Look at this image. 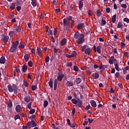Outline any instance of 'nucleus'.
Here are the masks:
<instances>
[{"label": "nucleus", "mask_w": 129, "mask_h": 129, "mask_svg": "<svg viewBox=\"0 0 129 129\" xmlns=\"http://www.w3.org/2000/svg\"><path fill=\"white\" fill-rule=\"evenodd\" d=\"M115 76L116 78H119V73L118 72L116 73Z\"/></svg>", "instance_id": "338daca9"}, {"label": "nucleus", "mask_w": 129, "mask_h": 129, "mask_svg": "<svg viewBox=\"0 0 129 129\" xmlns=\"http://www.w3.org/2000/svg\"><path fill=\"white\" fill-rule=\"evenodd\" d=\"M9 39H10V37L8 36H6V35L3 34V37L2 38V40L3 41L4 43H7L9 41Z\"/></svg>", "instance_id": "39448f33"}, {"label": "nucleus", "mask_w": 129, "mask_h": 129, "mask_svg": "<svg viewBox=\"0 0 129 129\" xmlns=\"http://www.w3.org/2000/svg\"><path fill=\"white\" fill-rule=\"evenodd\" d=\"M21 117V116H20V115H16L15 117H14V119H15V120H17V119H19V118H20Z\"/></svg>", "instance_id": "13d9d810"}, {"label": "nucleus", "mask_w": 129, "mask_h": 129, "mask_svg": "<svg viewBox=\"0 0 129 129\" xmlns=\"http://www.w3.org/2000/svg\"><path fill=\"white\" fill-rule=\"evenodd\" d=\"M114 65L115 66V69H116L117 71H119V67H118V63Z\"/></svg>", "instance_id": "4c0bfd02"}, {"label": "nucleus", "mask_w": 129, "mask_h": 129, "mask_svg": "<svg viewBox=\"0 0 129 129\" xmlns=\"http://www.w3.org/2000/svg\"><path fill=\"white\" fill-rule=\"evenodd\" d=\"M85 40L84 39V34H81V37H80L77 41L78 44H83Z\"/></svg>", "instance_id": "7ed1b4c3"}, {"label": "nucleus", "mask_w": 129, "mask_h": 129, "mask_svg": "<svg viewBox=\"0 0 129 129\" xmlns=\"http://www.w3.org/2000/svg\"><path fill=\"white\" fill-rule=\"evenodd\" d=\"M16 8V4L15 3H12L10 6V8L11 10H15Z\"/></svg>", "instance_id": "cd10ccee"}, {"label": "nucleus", "mask_w": 129, "mask_h": 129, "mask_svg": "<svg viewBox=\"0 0 129 129\" xmlns=\"http://www.w3.org/2000/svg\"><path fill=\"white\" fill-rule=\"evenodd\" d=\"M27 125H28L29 128H31V127H35V126H36L37 123H36V122H35V121H31L28 122L27 124Z\"/></svg>", "instance_id": "f03ea898"}, {"label": "nucleus", "mask_w": 129, "mask_h": 129, "mask_svg": "<svg viewBox=\"0 0 129 129\" xmlns=\"http://www.w3.org/2000/svg\"><path fill=\"white\" fill-rule=\"evenodd\" d=\"M16 10L18 12H20L22 10V7L17 6L16 8Z\"/></svg>", "instance_id": "603ef678"}, {"label": "nucleus", "mask_w": 129, "mask_h": 129, "mask_svg": "<svg viewBox=\"0 0 129 129\" xmlns=\"http://www.w3.org/2000/svg\"><path fill=\"white\" fill-rule=\"evenodd\" d=\"M83 8V2L82 1H80L79 3V9L81 10Z\"/></svg>", "instance_id": "aec40b11"}, {"label": "nucleus", "mask_w": 129, "mask_h": 129, "mask_svg": "<svg viewBox=\"0 0 129 129\" xmlns=\"http://www.w3.org/2000/svg\"><path fill=\"white\" fill-rule=\"evenodd\" d=\"M24 99L25 102H26L27 103H29V102H30V101L31 100V97H30V96L25 97L24 98Z\"/></svg>", "instance_id": "9b49d317"}, {"label": "nucleus", "mask_w": 129, "mask_h": 129, "mask_svg": "<svg viewBox=\"0 0 129 129\" xmlns=\"http://www.w3.org/2000/svg\"><path fill=\"white\" fill-rule=\"evenodd\" d=\"M37 50L38 52V54H40V53H42V50H41V48L40 47H37Z\"/></svg>", "instance_id": "37998d69"}, {"label": "nucleus", "mask_w": 129, "mask_h": 129, "mask_svg": "<svg viewBox=\"0 0 129 129\" xmlns=\"http://www.w3.org/2000/svg\"><path fill=\"white\" fill-rule=\"evenodd\" d=\"M49 86L50 88H53V81H49L48 83Z\"/></svg>", "instance_id": "a19ab883"}, {"label": "nucleus", "mask_w": 129, "mask_h": 129, "mask_svg": "<svg viewBox=\"0 0 129 129\" xmlns=\"http://www.w3.org/2000/svg\"><path fill=\"white\" fill-rule=\"evenodd\" d=\"M31 5L33 7H37V2H36V0H31Z\"/></svg>", "instance_id": "4be33fe9"}, {"label": "nucleus", "mask_w": 129, "mask_h": 129, "mask_svg": "<svg viewBox=\"0 0 129 129\" xmlns=\"http://www.w3.org/2000/svg\"><path fill=\"white\" fill-rule=\"evenodd\" d=\"M114 60V56H111L109 59V63L111 65H112L113 64V61Z\"/></svg>", "instance_id": "dca6fc26"}, {"label": "nucleus", "mask_w": 129, "mask_h": 129, "mask_svg": "<svg viewBox=\"0 0 129 129\" xmlns=\"http://www.w3.org/2000/svg\"><path fill=\"white\" fill-rule=\"evenodd\" d=\"M27 70H28V67L27 65H23V66H22V72L23 73H26V72H27Z\"/></svg>", "instance_id": "6e6552de"}, {"label": "nucleus", "mask_w": 129, "mask_h": 129, "mask_svg": "<svg viewBox=\"0 0 129 129\" xmlns=\"http://www.w3.org/2000/svg\"><path fill=\"white\" fill-rule=\"evenodd\" d=\"M92 14H93V11L90 10L88 12L89 16H91Z\"/></svg>", "instance_id": "69168bd1"}, {"label": "nucleus", "mask_w": 129, "mask_h": 129, "mask_svg": "<svg viewBox=\"0 0 129 129\" xmlns=\"http://www.w3.org/2000/svg\"><path fill=\"white\" fill-rule=\"evenodd\" d=\"M21 26H18L16 28V31L17 32V33H20V32H21Z\"/></svg>", "instance_id": "7c9ffc66"}, {"label": "nucleus", "mask_w": 129, "mask_h": 129, "mask_svg": "<svg viewBox=\"0 0 129 129\" xmlns=\"http://www.w3.org/2000/svg\"><path fill=\"white\" fill-rule=\"evenodd\" d=\"M85 54H87L88 55H90L91 53V50H90V48H88L86 49V50L84 51Z\"/></svg>", "instance_id": "a211bd4d"}, {"label": "nucleus", "mask_w": 129, "mask_h": 129, "mask_svg": "<svg viewBox=\"0 0 129 129\" xmlns=\"http://www.w3.org/2000/svg\"><path fill=\"white\" fill-rule=\"evenodd\" d=\"M12 88L14 91V93L17 94V93H18V87H17V85H16V84H13L12 85Z\"/></svg>", "instance_id": "0eeeda50"}, {"label": "nucleus", "mask_w": 129, "mask_h": 129, "mask_svg": "<svg viewBox=\"0 0 129 129\" xmlns=\"http://www.w3.org/2000/svg\"><path fill=\"white\" fill-rule=\"evenodd\" d=\"M74 71H75V72H78V71H79V68H78V67H77V66H74Z\"/></svg>", "instance_id": "2f4dec72"}, {"label": "nucleus", "mask_w": 129, "mask_h": 129, "mask_svg": "<svg viewBox=\"0 0 129 129\" xmlns=\"http://www.w3.org/2000/svg\"><path fill=\"white\" fill-rule=\"evenodd\" d=\"M24 59L26 62H28L29 61V54H25L24 55Z\"/></svg>", "instance_id": "a878e982"}, {"label": "nucleus", "mask_w": 129, "mask_h": 129, "mask_svg": "<svg viewBox=\"0 0 129 129\" xmlns=\"http://www.w3.org/2000/svg\"><path fill=\"white\" fill-rule=\"evenodd\" d=\"M86 47L87 46L86 45H84L83 47H82V52H85V51L86 50Z\"/></svg>", "instance_id": "8fccbe9b"}, {"label": "nucleus", "mask_w": 129, "mask_h": 129, "mask_svg": "<svg viewBox=\"0 0 129 129\" xmlns=\"http://www.w3.org/2000/svg\"><path fill=\"white\" fill-rule=\"evenodd\" d=\"M67 67H72V62H68L66 64Z\"/></svg>", "instance_id": "49530a36"}, {"label": "nucleus", "mask_w": 129, "mask_h": 129, "mask_svg": "<svg viewBox=\"0 0 129 129\" xmlns=\"http://www.w3.org/2000/svg\"><path fill=\"white\" fill-rule=\"evenodd\" d=\"M36 89H37V86L33 85L32 86V90H36Z\"/></svg>", "instance_id": "4d7b16f0"}, {"label": "nucleus", "mask_w": 129, "mask_h": 129, "mask_svg": "<svg viewBox=\"0 0 129 129\" xmlns=\"http://www.w3.org/2000/svg\"><path fill=\"white\" fill-rule=\"evenodd\" d=\"M74 38L76 39H79V38H81V34L79 33V32H77V33H75Z\"/></svg>", "instance_id": "1a4fd4ad"}, {"label": "nucleus", "mask_w": 129, "mask_h": 129, "mask_svg": "<svg viewBox=\"0 0 129 129\" xmlns=\"http://www.w3.org/2000/svg\"><path fill=\"white\" fill-rule=\"evenodd\" d=\"M63 26H66L67 27H70V22L68 21L67 19L64 18L63 21Z\"/></svg>", "instance_id": "423d86ee"}, {"label": "nucleus", "mask_w": 129, "mask_h": 129, "mask_svg": "<svg viewBox=\"0 0 129 129\" xmlns=\"http://www.w3.org/2000/svg\"><path fill=\"white\" fill-rule=\"evenodd\" d=\"M57 34V28H54L53 35H55Z\"/></svg>", "instance_id": "774afa93"}, {"label": "nucleus", "mask_w": 129, "mask_h": 129, "mask_svg": "<svg viewBox=\"0 0 129 129\" xmlns=\"http://www.w3.org/2000/svg\"><path fill=\"white\" fill-rule=\"evenodd\" d=\"M123 21L124 22H126V23H127V24H128L129 23V19L127 18H125L123 19Z\"/></svg>", "instance_id": "5fc2aeb1"}, {"label": "nucleus", "mask_w": 129, "mask_h": 129, "mask_svg": "<svg viewBox=\"0 0 129 129\" xmlns=\"http://www.w3.org/2000/svg\"><path fill=\"white\" fill-rule=\"evenodd\" d=\"M35 117H36V115H32L30 117V119H31L32 121H34Z\"/></svg>", "instance_id": "3c124183"}, {"label": "nucleus", "mask_w": 129, "mask_h": 129, "mask_svg": "<svg viewBox=\"0 0 129 129\" xmlns=\"http://www.w3.org/2000/svg\"><path fill=\"white\" fill-rule=\"evenodd\" d=\"M21 105H16V108H15L16 112H18V113L21 112Z\"/></svg>", "instance_id": "4468645a"}, {"label": "nucleus", "mask_w": 129, "mask_h": 129, "mask_svg": "<svg viewBox=\"0 0 129 129\" xmlns=\"http://www.w3.org/2000/svg\"><path fill=\"white\" fill-rule=\"evenodd\" d=\"M123 26V24H122L121 22H119L117 24V29H120V28H121Z\"/></svg>", "instance_id": "c85d7f7f"}, {"label": "nucleus", "mask_w": 129, "mask_h": 129, "mask_svg": "<svg viewBox=\"0 0 129 129\" xmlns=\"http://www.w3.org/2000/svg\"><path fill=\"white\" fill-rule=\"evenodd\" d=\"M46 32L48 33V35L50 36H53V31L51 30H47Z\"/></svg>", "instance_id": "e433bc0d"}, {"label": "nucleus", "mask_w": 129, "mask_h": 129, "mask_svg": "<svg viewBox=\"0 0 129 129\" xmlns=\"http://www.w3.org/2000/svg\"><path fill=\"white\" fill-rule=\"evenodd\" d=\"M88 122L89 123V124L92 123V122L93 121V120L92 119H90V118H88Z\"/></svg>", "instance_id": "052dcab7"}, {"label": "nucleus", "mask_w": 129, "mask_h": 129, "mask_svg": "<svg viewBox=\"0 0 129 129\" xmlns=\"http://www.w3.org/2000/svg\"><path fill=\"white\" fill-rule=\"evenodd\" d=\"M71 55L73 57H75V56H76V51H73L71 53Z\"/></svg>", "instance_id": "09e8293b"}, {"label": "nucleus", "mask_w": 129, "mask_h": 129, "mask_svg": "<svg viewBox=\"0 0 129 129\" xmlns=\"http://www.w3.org/2000/svg\"><path fill=\"white\" fill-rule=\"evenodd\" d=\"M49 104V103L48 102V101L45 100L43 103V107L44 108H46L47 106H48V105Z\"/></svg>", "instance_id": "5701e85b"}, {"label": "nucleus", "mask_w": 129, "mask_h": 129, "mask_svg": "<svg viewBox=\"0 0 129 129\" xmlns=\"http://www.w3.org/2000/svg\"><path fill=\"white\" fill-rule=\"evenodd\" d=\"M8 88L9 92H13L14 91V90L13 89V87L11 85H8Z\"/></svg>", "instance_id": "412c9836"}, {"label": "nucleus", "mask_w": 129, "mask_h": 129, "mask_svg": "<svg viewBox=\"0 0 129 129\" xmlns=\"http://www.w3.org/2000/svg\"><path fill=\"white\" fill-rule=\"evenodd\" d=\"M74 7H75V5H74V4H72L70 6V9H71V11H72V10H73L74 9Z\"/></svg>", "instance_id": "680f3d73"}, {"label": "nucleus", "mask_w": 129, "mask_h": 129, "mask_svg": "<svg viewBox=\"0 0 129 129\" xmlns=\"http://www.w3.org/2000/svg\"><path fill=\"white\" fill-rule=\"evenodd\" d=\"M121 8H123V9H126L127 8V6L126 5V4H122L121 5Z\"/></svg>", "instance_id": "bf43d9fd"}, {"label": "nucleus", "mask_w": 129, "mask_h": 129, "mask_svg": "<svg viewBox=\"0 0 129 129\" xmlns=\"http://www.w3.org/2000/svg\"><path fill=\"white\" fill-rule=\"evenodd\" d=\"M71 101L72 102V103H73V104H77V101L78 100L75 99H72L71 100Z\"/></svg>", "instance_id": "c9c22d12"}, {"label": "nucleus", "mask_w": 129, "mask_h": 129, "mask_svg": "<svg viewBox=\"0 0 129 129\" xmlns=\"http://www.w3.org/2000/svg\"><path fill=\"white\" fill-rule=\"evenodd\" d=\"M45 63H48L49 62V61H50V57H49V56H47L45 58Z\"/></svg>", "instance_id": "c03bdc74"}, {"label": "nucleus", "mask_w": 129, "mask_h": 129, "mask_svg": "<svg viewBox=\"0 0 129 129\" xmlns=\"http://www.w3.org/2000/svg\"><path fill=\"white\" fill-rule=\"evenodd\" d=\"M27 107L29 108V109H32V102L29 103Z\"/></svg>", "instance_id": "ea45409f"}, {"label": "nucleus", "mask_w": 129, "mask_h": 129, "mask_svg": "<svg viewBox=\"0 0 129 129\" xmlns=\"http://www.w3.org/2000/svg\"><path fill=\"white\" fill-rule=\"evenodd\" d=\"M28 66H29V67H33V62L30 60L29 62H28Z\"/></svg>", "instance_id": "de8ad7c7"}, {"label": "nucleus", "mask_w": 129, "mask_h": 129, "mask_svg": "<svg viewBox=\"0 0 129 129\" xmlns=\"http://www.w3.org/2000/svg\"><path fill=\"white\" fill-rule=\"evenodd\" d=\"M64 78V75L63 74V72L61 71L58 73L57 80L58 81H62V79Z\"/></svg>", "instance_id": "20e7f679"}, {"label": "nucleus", "mask_w": 129, "mask_h": 129, "mask_svg": "<svg viewBox=\"0 0 129 129\" xmlns=\"http://www.w3.org/2000/svg\"><path fill=\"white\" fill-rule=\"evenodd\" d=\"M83 103L82 102V101L80 99H78L77 101V104L76 105V106H78V107H81V106Z\"/></svg>", "instance_id": "9d476101"}, {"label": "nucleus", "mask_w": 129, "mask_h": 129, "mask_svg": "<svg viewBox=\"0 0 129 129\" xmlns=\"http://www.w3.org/2000/svg\"><path fill=\"white\" fill-rule=\"evenodd\" d=\"M115 22H116V14L114 15L112 17V23H113V24H114Z\"/></svg>", "instance_id": "6ab92c4d"}, {"label": "nucleus", "mask_w": 129, "mask_h": 129, "mask_svg": "<svg viewBox=\"0 0 129 129\" xmlns=\"http://www.w3.org/2000/svg\"><path fill=\"white\" fill-rule=\"evenodd\" d=\"M113 63H114V65L116 64H118V61L116 59L114 58Z\"/></svg>", "instance_id": "0e129e2a"}, {"label": "nucleus", "mask_w": 129, "mask_h": 129, "mask_svg": "<svg viewBox=\"0 0 129 129\" xmlns=\"http://www.w3.org/2000/svg\"><path fill=\"white\" fill-rule=\"evenodd\" d=\"M90 104L91 105V106H92V107H96V106H97V105L96 104V102H95V101L94 100H92L90 102Z\"/></svg>", "instance_id": "2eb2a0df"}, {"label": "nucleus", "mask_w": 129, "mask_h": 129, "mask_svg": "<svg viewBox=\"0 0 129 129\" xmlns=\"http://www.w3.org/2000/svg\"><path fill=\"white\" fill-rule=\"evenodd\" d=\"M106 24V21L104 20H103V19H102V21H101V26H105Z\"/></svg>", "instance_id": "473e14b6"}, {"label": "nucleus", "mask_w": 129, "mask_h": 129, "mask_svg": "<svg viewBox=\"0 0 129 129\" xmlns=\"http://www.w3.org/2000/svg\"><path fill=\"white\" fill-rule=\"evenodd\" d=\"M66 85L67 86H73V83L71 81H68Z\"/></svg>", "instance_id": "c756f323"}, {"label": "nucleus", "mask_w": 129, "mask_h": 129, "mask_svg": "<svg viewBox=\"0 0 129 129\" xmlns=\"http://www.w3.org/2000/svg\"><path fill=\"white\" fill-rule=\"evenodd\" d=\"M0 63L1 64H5V63H6V58H5V56H2L1 57Z\"/></svg>", "instance_id": "f3484780"}, {"label": "nucleus", "mask_w": 129, "mask_h": 129, "mask_svg": "<svg viewBox=\"0 0 129 129\" xmlns=\"http://www.w3.org/2000/svg\"><path fill=\"white\" fill-rule=\"evenodd\" d=\"M75 25V21L74 20H73L72 23H71V27L73 28Z\"/></svg>", "instance_id": "e2e57ef3"}, {"label": "nucleus", "mask_w": 129, "mask_h": 129, "mask_svg": "<svg viewBox=\"0 0 129 129\" xmlns=\"http://www.w3.org/2000/svg\"><path fill=\"white\" fill-rule=\"evenodd\" d=\"M97 17H100L101 16V11L99 9L97 11Z\"/></svg>", "instance_id": "72a5a7b5"}, {"label": "nucleus", "mask_w": 129, "mask_h": 129, "mask_svg": "<svg viewBox=\"0 0 129 129\" xmlns=\"http://www.w3.org/2000/svg\"><path fill=\"white\" fill-rule=\"evenodd\" d=\"M100 49H101V46H99L97 47L96 51L99 54H100L101 53Z\"/></svg>", "instance_id": "393cba45"}, {"label": "nucleus", "mask_w": 129, "mask_h": 129, "mask_svg": "<svg viewBox=\"0 0 129 129\" xmlns=\"http://www.w3.org/2000/svg\"><path fill=\"white\" fill-rule=\"evenodd\" d=\"M9 35L10 36V37H13V36L15 35V32L14 31H10L9 33Z\"/></svg>", "instance_id": "a18cd8bd"}, {"label": "nucleus", "mask_w": 129, "mask_h": 129, "mask_svg": "<svg viewBox=\"0 0 129 129\" xmlns=\"http://www.w3.org/2000/svg\"><path fill=\"white\" fill-rule=\"evenodd\" d=\"M83 28H84V23H80L77 26V29L78 30H81Z\"/></svg>", "instance_id": "ddd939ff"}, {"label": "nucleus", "mask_w": 129, "mask_h": 129, "mask_svg": "<svg viewBox=\"0 0 129 129\" xmlns=\"http://www.w3.org/2000/svg\"><path fill=\"white\" fill-rule=\"evenodd\" d=\"M19 44L20 42H19L18 40H17L16 43L13 42L10 50V52H11V53H15L16 50L18 49V46H19Z\"/></svg>", "instance_id": "f257e3e1"}, {"label": "nucleus", "mask_w": 129, "mask_h": 129, "mask_svg": "<svg viewBox=\"0 0 129 129\" xmlns=\"http://www.w3.org/2000/svg\"><path fill=\"white\" fill-rule=\"evenodd\" d=\"M100 70H102V71H103L105 70V66L102 64L100 65V66L99 67Z\"/></svg>", "instance_id": "b1692460"}, {"label": "nucleus", "mask_w": 129, "mask_h": 129, "mask_svg": "<svg viewBox=\"0 0 129 129\" xmlns=\"http://www.w3.org/2000/svg\"><path fill=\"white\" fill-rule=\"evenodd\" d=\"M57 84H58V83H57V81H54V90H56L57 89Z\"/></svg>", "instance_id": "f704fd0d"}, {"label": "nucleus", "mask_w": 129, "mask_h": 129, "mask_svg": "<svg viewBox=\"0 0 129 129\" xmlns=\"http://www.w3.org/2000/svg\"><path fill=\"white\" fill-rule=\"evenodd\" d=\"M99 77V74L97 73H95V75H94V79H97Z\"/></svg>", "instance_id": "79ce46f5"}, {"label": "nucleus", "mask_w": 129, "mask_h": 129, "mask_svg": "<svg viewBox=\"0 0 129 129\" xmlns=\"http://www.w3.org/2000/svg\"><path fill=\"white\" fill-rule=\"evenodd\" d=\"M8 107H13V102L12 101V100H10L9 103H8Z\"/></svg>", "instance_id": "bb28decb"}, {"label": "nucleus", "mask_w": 129, "mask_h": 129, "mask_svg": "<svg viewBox=\"0 0 129 129\" xmlns=\"http://www.w3.org/2000/svg\"><path fill=\"white\" fill-rule=\"evenodd\" d=\"M20 48H21L22 49H24L25 48V45H24V43H23L22 42L20 43L19 44Z\"/></svg>", "instance_id": "58836bf2"}, {"label": "nucleus", "mask_w": 129, "mask_h": 129, "mask_svg": "<svg viewBox=\"0 0 129 129\" xmlns=\"http://www.w3.org/2000/svg\"><path fill=\"white\" fill-rule=\"evenodd\" d=\"M23 85H24L25 87H28L29 84L27 81H24Z\"/></svg>", "instance_id": "6e6d98bb"}, {"label": "nucleus", "mask_w": 129, "mask_h": 129, "mask_svg": "<svg viewBox=\"0 0 129 129\" xmlns=\"http://www.w3.org/2000/svg\"><path fill=\"white\" fill-rule=\"evenodd\" d=\"M35 110L34 109H32L30 110L29 111V113H30V114H33V113H35Z\"/></svg>", "instance_id": "864d4df0"}, {"label": "nucleus", "mask_w": 129, "mask_h": 129, "mask_svg": "<svg viewBox=\"0 0 129 129\" xmlns=\"http://www.w3.org/2000/svg\"><path fill=\"white\" fill-rule=\"evenodd\" d=\"M67 43V39H66V38L62 39L60 42L61 46H65Z\"/></svg>", "instance_id": "f8f14e48"}]
</instances>
